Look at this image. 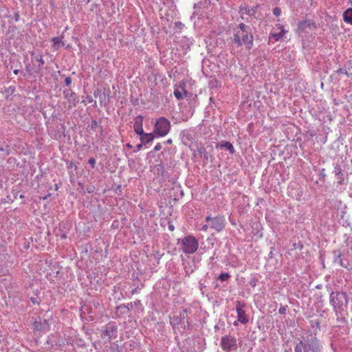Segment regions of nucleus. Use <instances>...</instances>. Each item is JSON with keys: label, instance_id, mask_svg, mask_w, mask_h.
<instances>
[{"label": "nucleus", "instance_id": "nucleus-1", "mask_svg": "<svg viewBox=\"0 0 352 352\" xmlns=\"http://www.w3.org/2000/svg\"><path fill=\"white\" fill-rule=\"evenodd\" d=\"M253 40L252 29L249 25L241 23L234 29L233 42L236 47L245 45L248 49H251L253 46Z\"/></svg>", "mask_w": 352, "mask_h": 352}, {"label": "nucleus", "instance_id": "nucleus-2", "mask_svg": "<svg viewBox=\"0 0 352 352\" xmlns=\"http://www.w3.org/2000/svg\"><path fill=\"white\" fill-rule=\"evenodd\" d=\"M323 346L317 336L302 337L294 346V352H322Z\"/></svg>", "mask_w": 352, "mask_h": 352}, {"label": "nucleus", "instance_id": "nucleus-3", "mask_svg": "<svg viewBox=\"0 0 352 352\" xmlns=\"http://www.w3.org/2000/svg\"><path fill=\"white\" fill-rule=\"evenodd\" d=\"M329 302L337 314H342L348 306V295L344 292H332L330 294Z\"/></svg>", "mask_w": 352, "mask_h": 352}, {"label": "nucleus", "instance_id": "nucleus-4", "mask_svg": "<svg viewBox=\"0 0 352 352\" xmlns=\"http://www.w3.org/2000/svg\"><path fill=\"white\" fill-rule=\"evenodd\" d=\"M170 129V121L164 117H161L155 122L153 133L157 137H164L169 133Z\"/></svg>", "mask_w": 352, "mask_h": 352}, {"label": "nucleus", "instance_id": "nucleus-5", "mask_svg": "<svg viewBox=\"0 0 352 352\" xmlns=\"http://www.w3.org/2000/svg\"><path fill=\"white\" fill-rule=\"evenodd\" d=\"M198 247V241L192 235L185 236L182 240V249L185 254H191L195 253L197 250Z\"/></svg>", "mask_w": 352, "mask_h": 352}, {"label": "nucleus", "instance_id": "nucleus-6", "mask_svg": "<svg viewBox=\"0 0 352 352\" xmlns=\"http://www.w3.org/2000/svg\"><path fill=\"white\" fill-rule=\"evenodd\" d=\"M206 221L209 223L210 228L216 230L218 232L222 231L225 228L226 224L225 217L221 215L214 217L208 216L206 218Z\"/></svg>", "mask_w": 352, "mask_h": 352}, {"label": "nucleus", "instance_id": "nucleus-7", "mask_svg": "<svg viewBox=\"0 0 352 352\" xmlns=\"http://www.w3.org/2000/svg\"><path fill=\"white\" fill-rule=\"evenodd\" d=\"M221 346L226 352H231L237 349V341L236 338L226 335L221 339Z\"/></svg>", "mask_w": 352, "mask_h": 352}, {"label": "nucleus", "instance_id": "nucleus-8", "mask_svg": "<svg viewBox=\"0 0 352 352\" xmlns=\"http://www.w3.org/2000/svg\"><path fill=\"white\" fill-rule=\"evenodd\" d=\"M333 262L338 264L340 266L349 270L351 267V264L347 259L342 258V252L340 250H336L333 252Z\"/></svg>", "mask_w": 352, "mask_h": 352}, {"label": "nucleus", "instance_id": "nucleus-9", "mask_svg": "<svg viewBox=\"0 0 352 352\" xmlns=\"http://www.w3.org/2000/svg\"><path fill=\"white\" fill-rule=\"evenodd\" d=\"M117 326L114 323L109 322L105 326V328L102 331V337L103 338H107L110 340L111 338H116L117 337Z\"/></svg>", "mask_w": 352, "mask_h": 352}, {"label": "nucleus", "instance_id": "nucleus-10", "mask_svg": "<svg viewBox=\"0 0 352 352\" xmlns=\"http://www.w3.org/2000/svg\"><path fill=\"white\" fill-rule=\"evenodd\" d=\"M182 142L185 146H188L195 138V132L190 129H185L181 131L179 134Z\"/></svg>", "mask_w": 352, "mask_h": 352}, {"label": "nucleus", "instance_id": "nucleus-11", "mask_svg": "<svg viewBox=\"0 0 352 352\" xmlns=\"http://www.w3.org/2000/svg\"><path fill=\"white\" fill-rule=\"evenodd\" d=\"M64 98L67 100L68 107L69 109L73 108L78 102V98L76 94L73 92L70 89H66L63 91Z\"/></svg>", "mask_w": 352, "mask_h": 352}, {"label": "nucleus", "instance_id": "nucleus-12", "mask_svg": "<svg viewBox=\"0 0 352 352\" xmlns=\"http://www.w3.org/2000/svg\"><path fill=\"white\" fill-rule=\"evenodd\" d=\"M244 306L241 301H238L236 306L238 321L242 324H246L249 321L245 311L242 309Z\"/></svg>", "mask_w": 352, "mask_h": 352}, {"label": "nucleus", "instance_id": "nucleus-13", "mask_svg": "<svg viewBox=\"0 0 352 352\" xmlns=\"http://www.w3.org/2000/svg\"><path fill=\"white\" fill-rule=\"evenodd\" d=\"M258 6L249 8L245 5H241L239 7V14H241V19H244V14H248L249 16H254L258 10Z\"/></svg>", "mask_w": 352, "mask_h": 352}, {"label": "nucleus", "instance_id": "nucleus-14", "mask_svg": "<svg viewBox=\"0 0 352 352\" xmlns=\"http://www.w3.org/2000/svg\"><path fill=\"white\" fill-rule=\"evenodd\" d=\"M142 122H143V116H138L135 118L134 119V123H133V129L134 131L138 135H142L143 133V127H142Z\"/></svg>", "mask_w": 352, "mask_h": 352}, {"label": "nucleus", "instance_id": "nucleus-15", "mask_svg": "<svg viewBox=\"0 0 352 352\" xmlns=\"http://www.w3.org/2000/svg\"><path fill=\"white\" fill-rule=\"evenodd\" d=\"M184 85H180L175 88L174 96L177 100H182L187 96V91L184 88Z\"/></svg>", "mask_w": 352, "mask_h": 352}, {"label": "nucleus", "instance_id": "nucleus-16", "mask_svg": "<svg viewBox=\"0 0 352 352\" xmlns=\"http://www.w3.org/2000/svg\"><path fill=\"white\" fill-rule=\"evenodd\" d=\"M333 173L338 180V183L340 184H343L344 180V175L340 165L336 164L335 166Z\"/></svg>", "mask_w": 352, "mask_h": 352}, {"label": "nucleus", "instance_id": "nucleus-17", "mask_svg": "<svg viewBox=\"0 0 352 352\" xmlns=\"http://www.w3.org/2000/svg\"><path fill=\"white\" fill-rule=\"evenodd\" d=\"M139 135L141 142H142L144 144L151 142L154 140L155 137H157L153 132L146 133L143 131V133Z\"/></svg>", "mask_w": 352, "mask_h": 352}, {"label": "nucleus", "instance_id": "nucleus-18", "mask_svg": "<svg viewBox=\"0 0 352 352\" xmlns=\"http://www.w3.org/2000/svg\"><path fill=\"white\" fill-rule=\"evenodd\" d=\"M181 319V322H182V324L184 326V329H186V327H188L190 323L188 321V318L187 316V309H184L179 314V316Z\"/></svg>", "mask_w": 352, "mask_h": 352}, {"label": "nucleus", "instance_id": "nucleus-19", "mask_svg": "<svg viewBox=\"0 0 352 352\" xmlns=\"http://www.w3.org/2000/svg\"><path fill=\"white\" fill-rule=\"evenodd\" d=\"M313 23L310 20H305L299 22L298 28L300 32H303L307 30V28H311Z\"/></svg>", "mask_w": 352, "mask_h": 352}, {"label": "nucleus", "instance_id": "nucleus-20", "mask_svg": "<svg viewBox=\"0 0 352 352\" xmlns=\"http://www.w3.org/2000/svg\"><path fill=\"white\" fill-rule=\"evenodd\" d=\"M280 32L278 33L272 32L270 34V38L274 39L275 41H278L279 39H280L286 33V31L285 30L283 26H280Z\"/></svg>", "mask_w": 352, "mask_h": 352}, {"label": "nucleus", "instance_id": "nucleus-21", "mask_svg": "<svg viewBox=\"0 0 352 352\" xmlns=\"http://www.w3.org/2000/svg\"><path fill=\"white\" fill-rule=\"evenodd\" d=\"M180 43L186 50H188L193 43L191 38H189L187 36H183L181 38Z\"/></svg>", "mask_w": 352, "mask_h": 352}, {"label": "nucleus", "instance_id": "nucleus-22", "mask_svg": "<svg viewBox=\"0 0 352 352\" xmlns=\"http://www.w3.org/2000/svg\"><path fill=\"white\" fill-rule=\"evenodd\" d=\"M343 19L345 23L352 25V8H348L344 12Z\"/></svg>", "mask_w": 352, "mask_h": 352}, {"label": "nucleus", "instance_id": "nucleus-23", "mask_svg": "<svg viewBox=\"0 0 352 352\" xmlns=\"http://www.w3.org/2000/svg\"><path fill=\"white\" fill-rule=\"evenodd\" d=\"M310 325L313 329V333L311 334L312 336H316L318 331L320 330V324L318 320H311Z\"/></svg>", "mask_w": 352, "mask_h": 352}, {"label": "nucleus", "instance_id": "nucleus-24", "mask_svg": "<svg viewBox=\"0 0 352 352\" xmlns=\"http://www.w3.org/2000/svg\"><path fill=\"white\" fill-rule=\"evenodd\" d=\"M170 324L173 327H177L178 328L180 327L184 329V326L182 324V322H181V319L179 317H175L170 320Z\"/></svg>", "mask_w": 352, "mask_h": 352}, {"label": "nucleus", "instance_id": "nucleus-25", "mask_svg": "<svg viewBox=\"0 0 352 352\" xmlns=\"http://www.w3.org/2000/svg\"><path fill=\"white\" fill-rule=\"evenodd\" d=\"M221 147H225L226 148L231 154H233L234 153V146L231 143L229 142L223 141L221 143L220 145Z\"/></svg>", "mask_w": 352, "mask_h": 352}, {"label": "nucleus", "instance_id": "nucleus-26", "mask_svg": "<svg viewBox=\"0 0 352 352\" xmlns=\"http://www.w3.org/2000/svg\"><path fill=\"white\" fill-rule=\"evenodd\" d=\"M32 56H34L35 60H36L38 63V68L40 69L41 67H42L44 65V60L43 58L42 55H36L34 53H32Z\"/></svg>", "mask_w": 352, "mask_h": 352}, {"label": "nucleus", "instance_id": "nucleus-27", "mask_svg": "<svg viewBox=\"0 0 352 352\" xmlns=\"http://www.w3.org/2000/svg\"><path fill=\"white\" fill-rule=\"evenodd\" d=\"M231 277L230 274L227 272H223L220 274L218 276L217 280H221V282L227 281Z\"/></svg>", "mask_w": 352, "mask_h": 352}, {"label": "nucleus", "instance_id": "nucleus-28", "mask_svg": "<svg viewBox=\"0 0 352 352\" xmlns=\"http://www.w3.org/2000/svg\"><path fill=\"white\" fill-rule=\"evenodd\" d=\"M0 151L6 153V155H10L11 149L8 145H6L5 146H0Z\"/></svg>", "mask_w": 352, "mask_h": 352}, {"label": "nucleus", "instance_id": "nucleus-29", "mask_svg": "<svg viewBox=\"0 0 352 352\" xmlns=\"http://www.w3.org/2000/svg\"><path fill=\"white\" fill-rule=\"evenodd\" d=\"M133 302H130V303H128L126 305H120L119 308H125L126 309H127V311H129L130 309H133Z\"/></svg>", "mask_w": 352, "mask_h": 352}, {"label": "nucleus", "instance_id": "nucleus-30", "mask_svg": "<svg viewBox=\"0 0 352 352\" xmlns=\"http://www.w3.org/2000/svg\"><path fill=\"white\" fill-rule=\"evenodd\" d=\"M272 12L276 16H278L281 14V9L279 7H275Z\"/></svg>", "mask_w": 352, "mask_h": 352}, {"label": "nucleus", "instance_id": "nucleus-31", "mask_svg": "<svg viewBox=\"0 0 352 352\" xmlns=\"http://www.w3.org/2000/svg\"><path fill=\"white\" fill-rule=\"evenodd\" d=\"M98 123L97 120H93L91 123V129L92 130H96L98 128Z\"/></svg>", "mask_w": 352, "mask_h": 352}, {"label": "nucleus", "instance_id": "nucleus-32", "mask_svg": "<svg viewBox=\"0 0 352 352\" xmlns=\"http://www.w3.org/2000/svg\"><path fill=\"white\" fill-rule=\"evenodd\" d=\"M287 305H285V306H281L279 309H278V313L280 314H285L286 311H287Z\"/></svg>", "mask_w": 352, "mask_h": 352}, {"label": "nucleus", "instance_id": "nucleus-33", "mask_svg": "<svg viewBox=\"0 0 352 352\" xmlns=\"http://www.w3.org/2000/svg\"><path fill=\"white\" fill-rule=\"evenodd\" d=\"M336 72L338 74H343L346 75L347 76H349L348 72H347L346 69H345V68H340V69H338L336 71Z\"/></svg>", "mask_w": 352, "mask_h": 352}, {"label": "nucleus", "instance_id": "nucleus-34", "mask_svg": "<svg viewBox=\"0 0 352 352\" xmlns=\"http://www.w3.org/2000/svg\"><path fill=\"white\" fill-rule=\"evenodd\" d=\"M61 41V38L60 37H54L52 38V42L54 45L58 44Z\"/></svg>", "mask_w": 352, "mask_h": 352}, {"label": "nucleus", "instance_id": "nucleus-35", "mask_svg": "<svg viewBox=\"0 0 352 352\" xmlns=\"http://www.w3.org/2000/svg\"><path fill=\"white\" fill-rule=\"evenodd\" d=\"M89 164L91 165V166L92 168H94L95 167V164H96V160L94 158H90L89 160Z\"/></svg>", "mask_w": 352, "mask_h": 352}, {"label": "nucleus", "instance_id": "nucleus-36", "mask_svg": "<svg viewBox=\"0 0 352 352\" xmlns=\"http://www.w3.org/2000/svg\"><path fill=\"white\" fill-rule=\"evenodd\" d=\"M65 83L67 86H69L72 84V78L70 77H66L65 79Z\"/></svg>", "mask_w": 352, "mask_h": 352}, {"label": "nucleus", "instance_id": "nucleus-37", "mask_svg": "<svg viewBox=\"0 0 352 352\" xmlns=\"http://www.w3.org/2000/svg\"><path fill=\"white\" fill-rule=\"evenodd\" d=\"M161 148H162V145H161V144H160V143H157V144L155 146V147H154V148H153V151H155V152L158 151H160Z\"/></svg>", "mask_w": 352, "mask_h": 352}, {"label": "nucleus", "instance_id": "nucleus-38", "mask_svg": "<svg viewBox=\"0 0 352 352\" xmlns=\"http://www.w3.org/2000/svg\"><path fill=\"white\" fill-rule=\"evenodd\" d=\"M30 300L33 304H37L39 305V301L37 300V298L35 297H31Z\"/></svg>", "mask_w": 352, "mask_h": 352}, {"label": "nucleus", "instance_id": "nucleus-39", "mask_svg": "<svg viewBox=\"0 0 352 352\" xmlns=\"http://www.w3.org/2000/svg\"><path fill=\"white\" fill-rule=\"evenodd\" d=\"M208 228H210V226H209V223H208V224H205V225H204V226L201 227V230L202 231L206 232V231L208 230Z\"/></svg>", "mask_w": 352, "mask_h": 352}, {"label": "nucleus", "instance_id": "nucleus-40", "mask_svg": "<svg viewBox=\"0 0 352 352\" xmlns=\"http://www.w3.org/2000/svg\"><path fill=\"white\" fill-rule=\"evenodd\" d=\"M143 144H143L142 142H141L140 144H138V145L136 146V149H135V152H137V151H138L141 150V148H142V145H143Z\"/></svg>", "mask_w": 352, "mask_h": 352}, {"label": "nucleus", "instance_id": "nucleus-41", "mask_svg": "<svg viewBox=\"0 0 352 352\" xmlns=\"http://www.w3.org/2000/svg\"><path fill=\"white\" fill-rule=\"evenodd\" d=\"M293 246H294V248H296L297 247H299L300 249L302 248V245L300 243H299L298 244L294 243Z\"/></svg>", "mask_w": 352, "mask_h": 352}, {"label": "nucleus", "instance_id": "nucleus-42", "mask_svg": "<svg viewBox=\"0 0 352 352\" xmlns=\"http://www.w3.org/2000/svg\"><path fill=\"white\" fill-rule=\"evenodd\" d=\"M94 186H90L89 188H87V191L89 193L94 192Z\"/></svg>", "mask_w": 352, "mask_h": 352}, {"label": "nucleus", "instance_id": "nucleus-43", "mask_svg": "<svg viewBox=\"0 0 352 352\" xmlns=\"http://www.w3.org/2000/svg\"><path fill=\"white\" fill-rule=\"evenodd\" d=\"M168 230L170 231H173L175 230L174 226L171 223H169L168 224Z\"/></svg>", "mask_w": 352, "mask_h": 352}, {"label": "nucleus", "instance_id": "nucleus-44", "mask_svg": "<svg viewBox=\"0 0 352 352\" xmlns=\"http://www.w3.org/2000/svg\"><path fill=\"white\" fill-rule=\"evenodd\" d=\"M165 144H171L173 143L172 139H168L166 142H164Z\"/></svg>", "mask_w": 352, "mask_h": 352}, {"label": "nucleus", "instance_id": "nucleus-45", "mask_svg": "<svg viewBox=\"0 0 352 352\" xmlns=\"http://www.w3.org/2000/svg\"><path fill=\"white\" fill-rule=\"evenodd\" d=\"M19 14H18V13H16V14H14V20H15V21H17L19 20Z\"/></svg>", "mask_w": 352, "mask_h": 352}, {"label": "nucleus", "instance_id": "nucleus-46", "mask_svg": "<svg viewBox=\"0 0 352 352\" xmlns=\"http://www.w3.org/2000/svg\"><path fill=\"white\" fill-rule=\"evenodd\" d=\"M133 306H138V305L140 304V300L135 301L134 302H133Z\"/></svg>", "mask_w": 352, "mask_h": 352}, {"label": "nucleus", "instance_id": "nucleus-47", "mask_svg": "<svg viewBox=\"0 0 352 352\" xmlns=\"http://www.w3.org/2000/svg\"><path fill=\"white\" fill-rule=\"evenodd\" d=\"M31 69H32V68L30 67V64L26 65V69H27V71H28V72H30Z\"/></svg>", "mask_w": 352, "mask_h": 352}, {"label": "nucleus", "instance_id": "nucleus-48", "mask_svg": "<svg viewBox=\"0 0 352 352\" xmlns=\"http://www.w3.org/2000/svg\"><path fill=\"white\" fill-rule=\"evenodd\" d=\"M126 146L129 148H132V145L130 144V143H128L126 144Z\"/></svg>", "mask_w": 352, "mask_h": 352}, {"label": "nucleus", "instance_id": "nucleus-49", "mask_svg": "<svg viewBox=\"0 0 352 352\" xmlns=\"http://www.w3.org/2000/svg\"><path fill=\"white\" fill-rule=\"evenodd\" d=\"M19 69H14L13 72H14V74H17L19 73Z\"/></svg>", "mask_w": 352, "mask_h": 352}, {"label": "nucleus", "instance_id": "nucleus-50", "mask_svg": "<svg viewBox=\"0 0 352 352\" xmlns=\"http://www.w3.org/2000/svg\"><path fill=\"white\" fill-rule=\"evenodd\" d=\"M238 322H239L238 320H237V321L234 322V323H233V324H234V326H236V325L238 324Z\"/></svg>", "mask_w": 352, "mask_h": 352}, {"label": "nucleus", "instance_id": "nucleus-51", "mask_svg": "<svg viewBox=\"0 0 352 352\" xmlns=\"http://www.w3.org/2000/svg\"><path fill=\"white\" fill-rule=\"evenodd\" d=\"M135 292H136V289H135L132 290V294H135Z\"/></svg>", "mask_w": 352, "mask_h": 352}, {"label": "nucleus", "instance_id": "nucleus-52", "mask_svg": "<svg viewBox=\"0 0 352 352\" xmlns=\"http://www.w3.org/2000/svg\"><path fill=\"white\" fill-rule=\"evenodd\" d=\"M269 256H270V257H272V252H270V253Z\"/></svg>", "mask_w": 352, "mask_h": 352}, {"label": "nucleus", "instance_id": "nucleus-53", "mask_svg": "<svg viewBox=\"0 0 352 352\" xmlns=\"http://www.w3.org/2000/svg\"><path fill=\"white\" fill-rule=\"evenodd\" d=\"M284 352H291L290 350H285Z\"/></svg>", "mask_w": 352, "mask_h": 352}, {"label": "nucleus", "instance_id": "nucleus-54", "mask_svg": "<svg viewBox=\"0 0 352 352\" xmlns=\"http://www.w3.org/2000/svg\"><path fill=\"white\" fill-rule=\"evenodd\" d=\"M23 197H24V196H23V195H20V197H21V198H23Z\"/></svg>", "mask_w": 352, "mask_h": 352}, {"label": "nucleus", "instance_id": "nucleus-55", "mask_svg": "<svg viewBox=\"0 0 352 352\" xmlns=\"http://www.w3.org/2000/svg\"><path fill=\"white\" fill-rule=\"evenodd\" d=\"M316 288L319 289V288H320V287L319 285H318V286L316 287Z\"/></svg>", "mask_w": 352, "mask_h": 352}]
</instances>
